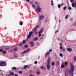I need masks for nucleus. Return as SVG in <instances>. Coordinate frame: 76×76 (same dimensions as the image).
Wrapping results in <instances>:
<instances>
[{
  "label": "nucleus",
  "mask_w": 76,
  "mask_h": 76,
  "mask_svg": "<svg viewBox=\"0 0 76 76\" xmlns=\"http://www.w3.org/2000/svg\"><path fill=\"white\" fill-rule=\"evenodd\" d=\"M23 45V43H21L19 45V46H22V45Z\"/></svg>",
  "instance_id": "34"
},
{
  "label": "nucleus",
  "mask_w": 76,
  "mask_h": 76,
  "mask_svg": "<svg viewBox=\"0 0 76 76\" xmlns=\"http://www.w3.org/2000/svg\"><path fill=\"white\" fill-rule=\"evenodd\" d=\"M50 52H52V49H50L49 50Z\"/></svg>",
  "instance_id": "43"
},
{
  "label": "nucleus",
  "mask_w": 76,
  "mask_h": 76,
  "mask_svg": "<svg viewBox=\"0 0 76 76\" xmlns=\"http://www.w3.org/2000/svg\"><path fill=\"white\" fill-rule=\"evenodd\" d=\"M29 51V48H28V49L24 51V52H22L21 54H23L24 53H26L27 51Z\"/></svg>",
  "instance_id": "7"
},
{
  "label": "nucleus",
  "mask_w": 76,
  "mask_h": 76,
  "mask_svg": "<svg viewBox=\"0 0 76 76\" xmlns=\"http://www.w3.org/2000/svg\"><path fill=\"white\" fill-rule=\"evenodd\" d=\"M28 68V66L27 65H25L24 66L23 68L24 69H27Z\"/></svg>",
  "instance_id": "12"
},
{
  "label": "nucleus",
  "mask_w": 76,
  "mask_h": 76,
  "mask_svg": "<svg viewBox=\"0 0 76 76\" xmlns=\"http://www.w3.org/2000/svg\"><path fill=\"white\" fill-rule=\"evenodd\" d=\"M67 50L69 52L72 51V48H69L67 49Z\"/></svg>",
  "instance_id": "10"
},
{
  "label": "nucleus",
  "mask_w": 76,
  "mask_h": 76,
  "mask_svg": "<svg viewBox=\"0 0 76 76\" xmlns=\"http://www.w3.org/2000/svg\"><path fill=\"white\" fill-rule=\"evenodd\" d=\"M73 75H74V74H72V76H73Z\"/></svg>",
  "instance_id": "63"
},
{
  "label": "nucleus",
  "mask_w": 76,
  "mask_h": 76,
  "mask_svg": "<svg viewBox=\"0 0 76 76\" xmlns=\"http://www.w3.org/2000/svg\"><path fill=\"white\" fill-rule=\"evenodd\" d=\"M11 75H10V74H8V76H10Z\"/></svg>",
  "instance_id": "51"
},
{
  "label": "nucleus",
  "mask_w": 76,
  "mask_h": 76,
  "mask_svg": "<svg viewBox=\"0 0 76 76\" xmlns=\"http://www.w3.org/2000/svg\"><path fill=\"white\" fill-rule=\"evenodd\" d=\"M40 39H43V38H42V37H40Z\"/></svg>",
  "instance_id": "58"
},
{
  "label": "nucleus",
  "mask_w": 76,
  "mask_h": 76,
  "mask_svg": "<svg viewBox=\"0 0 76 76\" xmlns=\"http://www.w3.org/2000/svg\"><path fill=\"white\" fill-rule=\"evenodd\" d=\"M44 35L43 34H42V37H44Z\"/></svg>",
  "instance_id": "62"
},
{
  "label": "nucleus",
  "mask_w": 76,
  "mask_h": 76,
  "mask_svg": "<svg viewBox=\"0 0 76 76\" xmlns=\"http://www.w3.org/2000/svg\"><path fill=\"white\" fill-rule=\"evenodd\" d=\"M10 74L11 75H14V73H13V72H10Z\"/></svg>",
  "instance_id": "15"
},
{
  "label": "nucleus",
  "mask_w": 76,
  "mask_h": 76,
  "mask_svg": "<svg viewBox=\"0 0 76 76\" xmlns=\"http://www.w3.org/2000/svg\"><path fill=\"white\" fill-rule=\"evenodd\" d=\"M28 76H35L34 75H29Z\"/></svg>",
  "instance_id": "55"
},
{
  "label": "nucleus",
  "mask_w": 76,
  "mask_h": 76,
  "mask_svg": "<svg viewBox=\"0 0 76 76\" xmlns=\"http://www.w3.org/2000/svg\"><path fill=\"white\" fill-rule=\"evenodd\" d=\"M38 63V62L37 61H36L34 62V64H37Z\"/></svg>",
  "instance_id": "38"
},
{
  "label": "nucleus",
  "mask_w": 76,
  "mask_h": 76,
  "mask_svg": "<svg viewBox=\"0 0 76 76\" xmlns=\"http://www.w3.org/2000/svg\"><path fill=\"white\" fill-rule=\"evenodd\" d=\"M44 18V16L43 15H42L41 16L39 17V18L40 20H42V19H43V18Z\"/></svg>",
  "instance_id": "6"
},
{
  "label": "nucleus",
  "mask_w": 76,
  "mask_h": 76,
  "mask_svg": "<svg viewBox=\"0 0 76 76\" xmlns=\"http://www.w3.org/2000/svg\"><path fill=\"white\" fill-rule=\"evenodd\" d=\"M31 36L30 35H28L27 36V38L28 39H29V38H31Z\"/></svg>",
  "instance_id": "22"
},
{
  "label": "nucleus",
  "mask_w": 76,
  "mask_h": 76,
  "mask_svg": "<svg viewBox=\"0 0 76 76\" xmlns=\"http://www.w3.org/2000/svg\"><path fill=\"white\" fill-rule=\"evenodd\" d=\"M2 53L3 54H6V51H3Z\"/></svg>",
  "instance_id": "28"
},
{
  "label": "nucleus",
  "mask_w": 76,
  "mask_h": 76,
  "mask_svg": "<svg viewBox=\"0 0 76 76\" xmlns=\"http://www.w3.org/2000/svg\"><path fill=\"white\" fill-rule=\"evenodd\" d=\"M60 49H63V47L62 46L60 47Z\"/></svg>",
  "instance_id": "45"
},
{
  "label": "nucleus",
  "mask_w": 76,
  "mask_h": 76,
  "mask_svg": "<svg viewBox=\"0 0 76 76\" xmlns=\"http://www.w3.org/2000/svg\"><path fill=\"white\" fill-rule=\"evenodd\" d=\"M75 4H76V3H72V6L73 7H75Z\"/></svg>",
  "instance_id": "13"
},
{
  "label": "nucleus",
  "mask_w": 76,
  "mask_h": 76,
  "mask_svg": "<svg viewBox=\"0 0 76 76\" xmlns=\"http://www.w3.org/2000/svg\"><path fill=\"white\" fill-rule=\"evenodd\" d=\"M6 62L4 61H1L0 62V66H6Z\"/></svg>",
  "instance_id": "3"
},
{
  "label": "nucleus",
  "mask_w": 76,
  "mask_h": 76,
  "mask_svg": "<svg viewBox=\"0 0 76 76\" xmlns=\"http://www.w3.org/2000/svg\"><path fill=\"white\" fill-rule=\"evenodd\" d=\"M66 9H67V7H64V8H63V10H66Z\"/></svg>",
  "instance_id": "30"
},
{
  "label": "nucleus",
  "mask_w": 76,
  "mask_h": 76,
  "mask_svg": "<svg viewBox=\"0 0 76 76\" xmlns=\"http://www.w3.org/2000/svg\"><path fill=\"white\" fill-rule=\"evenodd\" d=\"M12 69H13V70H15V69H16V67H13Z\"/></svg>",
  "instance_id": "40"
},
{
  "label": "nucleus",
  "mask_w": 76,
  "mask_h": 76,
  "mask_svg": "<svg viewBox=\"0 0 76 76\" xmlns=\"http://www.w3.org/2000/svg\"><path fill=\"white\" fill-rule=\"evenodd\" d=\"M74 60L75 61L76 60V56H75L74 58Z\"/></svg>",
  "instance_id": "33"
},
{
  "label": "nucleus",
  "mask_w": 76,
  "mask_h": 76,
  "mask_svg": "<svg viewBox=\"0 0 76 76\" xmlns=\"http://www.w3.org/2000/svg\"><path fill=\"white\" fill-rule=\"evenodd\" d=\"M59 45H62V43H60Z\"/></svg>",
  "instance_id": "49"
},
{
  "label": "nucleus",
  "mask_w": 76,
  "mask_h": 76,
  "mask_svg": "<svg viewBox=\"0 0 76 76\" xmlns=\"http://www.w3.org/2000/svg\"><path fill=\"white\" fill-rule=\"evenodd\" d=\"M41 11V9L39 7H38L37 8V12H40Z\"/></svg>",
  "instance_id": "5"
},
{
  "label": "nucleus",
  "mask_w": 76,
  "mask_h": 76,
  "mask_svg": "<svg viewBox=\"0 0 76 76\" xmlns=\"http://www.w3.org/2000/svg\"><path fill=\"white\" fill-rule=\"evenodd\" d=\"M47 61V68L48 70H50V63H51V60H50V58L48 57Z\"/></svg>",
  "instance_id": "1"
},
{
  "label": "nucleus",
  "mask_w": 76,
  "mask_h": 76,
  "mask_svg": "<svg viewBox=\"0 0 76 76\" xmlns=\"http://www.w3.org/2000/svg\"><path fill=\"white\" fill-rule=\"evenodd\" d=\"M19 24H20V25H23V22H20Z\"/></svg>",
  "instance_id": "27"
},
{
  "label": "nucleus",
  "mask_w": 76,
  "mask_h": 76,
  "mask_svg": "<svg viewBox=\"0 0 76 76\" xmlns=\"http://www.w3.org/2000/svg\"><path fill=\"white\" fill-rule=\"evenodd\" d=\"M36 27L37 28H38V27H39V26L38 25L37 26H36Z\"/></svg>",
  "instance_id": "53"
},
{
  "label": "nucleus",
  "mask_w": 76,
  "mask_h": 76,
  "mask_svg": "<svg viewBox=\"0 0 76 76\" xmlns=\"http://www.w3.org/2000/svg\"><path fill=\"white\" fill-rule=\"evenodd\" d=\"M42 32H43V29L42 28L40 30V31L38 32L39 37H41V33H42Z\"/></svg>",
  "instance_id": "4"
},
{
  "label": "nucleus",
  "mask_w": 76,
  "mask_h": 76,
  "mask_svg": "<svg viewBox=\"0 0 76 76\" xmlns=\"http://www.w3.org/2000/svg\"><path fill=\"white\" fill-rule=\"evenodd\" d=\"M12 49H11V50L10 51L11 52L12 51Z\"/></svg>",
  "instance_id": "60"
},
{
  "label": "nucleus",
  "mask_w": 76,
  "mask_h": 76,
  "mask_svg": "<svg viewBox=\"0 0 76 76\" xmlns=\"http://www.w3.org/2000/svg\"><path fill=\"white\" fill-rule=\"evenodd\" d=\"M62 6H63V5H64V4L63 3H62Z\"/></svg>",
  "instance_id": "54"
},
{
  "label": "nucleus",
  "mask_w": 76,
  "mask_h": 76,
  "mask_svg": "<svg viewBox=\"0 0 76 76\" xmlns=\"http://www.w3.org/2000/svg\"><path fill=\"white\" fill-rule=\"evenodd\" d=\"M51 3H53V0H51Z\"/></svg>",
  "instance_id": "50"
},
{
  "label": "nucleus",
  "mask_w": 76,
  "mask_h": 76,
  "mask_svg": "<svg viewBox=\"0 0 76 76\" xmlns=\"http://www.w3.org/2000/svg\"><path fill=\"white\" fill-rule=\"evenodd\" d=\"M15 57L16 58V57H18V55L16 54V55H15Z\"/></svg>",
  "instance_id": "41"
},
{
  "label": "nucleus",
  "mask_w": 76,
  "mask_h": 76,
  "mask_svg": "<svg viewBox=\"0 0 76 76\" xmlns=\"http://www.w3.org/2000/svg\"><path fill=\"white\" fill-rule=\"evenodd\" d=\"M41 74V72H37V75H40V74Z\"/></svg>",
  "instance_id": "23"
},
{
  "label": "nucleus",
  "mask_w": 76,
  "mask_h": 76,
  "mask_svg": "<svg viewBox=\"0 0 76 76\" xmlns=\"http://www.w3.org/2000/svg\"><path fill=\"white\" fill-rule=\"evenodd\" d=\"M68 9L69 10H72V8L70 7H68Z\"/></svg>",
  "instance_id": "29"
},
{
  "label": "nucleus",
  "mask_w": 76,
  "mask_h": 76,
  "mask_svg": "<svg viewBox=\"0 0 76 76\" xmlns=\"http://www.w3.org/2000/svg\"><path fill=\"white\" fill-rule=\"evenodd\" d=\"M71 70H68V72H69V73L71 74V75L73 74L74 72V70H75V69H74V66L73 65H71Z\"/></svg>",
  "instance_id": "2"
},
{
  "label": "nucleus",
  "mask_w": 76,
  "mask_h": 76,
  "mask_svg": "<svg viewBox=\"0 0 76 76\" xmlns=\"http://www.w3.org/2000/svg\"><path fill=\"white\" fill-rule=\"evenodd\" d=\"M38 37H35L33 39V41H37V40H38Z\"/></svg>",
  "instance_id": "9"
},
{
  "label": "nucleus",
  "mask_w": 76,
  "mask_h": 76,
  "mask_svg": "<svg viewBox=\"0 0 76 76\" xmlns=\"http://www.w3.org/2000/svg\"><path fill=\"white\" fill-rule=\"evenodd\" d=\"M62 51L63 52H65V51H66V49L65 48H63L62 49Z\"/></svg>",
  "instance_id": "21"
},
{
  "label": "nucleus",
  "mask_w": 76,
  "mask_h": 76,
  "mask_svg": "<svg viewBox=\"0 0 76 76\" xmlns=\"http://www.w3.org/2000/svg\"><path fill=\"white\" fill-rule=\"evenodd\" d=\"M9 48H5V50H9Z\"/></svg>",
  "instance_id": "37"
},
{
  "label": "nucleus",
  "mask_w": 76,
  "mask_h": 76,
  "mask_svg": "<svg viewBox=\"0 0 76 76\" xmlns=\"http://www.w3.org/2000/svg\"><path fill=\"white\" fill-rule=\"evenodd\" d=\"M32 6L34 9V7H35V6H34V5H32Z\"/></svg>",
  "instance_id": "48"
},
{
  "label": "nucleus",
  "mask_w": 76,
  "mask_h": 76,
  "mask_svg": "<svg viewBox=\"0 0 76 76\" xmlns=\"http://www.w3.org/2000/svg\"><path fill=\"white\" fill-rule=\"evenodd\" d=\"M68 16H69L68 15H66L65 17V19H67V18H68Z\"/></svg>",
  "instance_id": "36"
},
{
  "label": "nucleus",
  "mask_w": 76,
  "mask_h": 76,
  "mask_svg": "<svg viewBox=\"0 0 76 76\" xmlns=\"http://www.w3.org/2000/svg\"><path fill=\"white\" fill-rule=\"evenodd\" d=\"M43 66H42V67H41V69H43Z\"/></svg>",
  "instance_id": "56"
},
{
  "label": "nucleus",
  "mask_w": 76,
  "mask_h": 76,
  "mask_svg": "<svg viewBox=\"0 0 76 76\" xmlns=\"http://www.w3.org/2000/svg\"><path fill=\"white\" fill-rule=\"evenodd\" d=\"M13 54H16V53H13Z\"/></svg>",
  "instance_id": "61"
},
{
  "label": "nucleus",
  "mask_w": 76,
  "mask_h": 76,
  "mask_svg": "<svg viewBox=\"0 0 76 76\" xmlns=\"http://www.w3.org/2000/svg\"><path fill=\"white\" fill-rule=\"evenodd\" d=\"M58 30H57L56 31H55V34H56V33H57V32H58Z\"/></svg>",
  "instance_id": "42"
},
{
  "label": "nucleus",
  "mask_w": 76,
  "mask_h": 76,
  "mask_svg": "<svg viewBox=\"0 0 76 76\" xmlns=\"http://www.w3.org/2000/svg\"><path fill=\"white\" fill-rule=\"evenodd\" d=\"M70 1H71V2L72 3H73V2L74 1L73 0H70Z\"/></svg>",
  "instance_id": "39"
},
{
  "label": "nucleus",
  "mask_w": 76,
  "mask_h": 76,
  "mask_svg": "<svg viewBox=\"0 0 76 76\" xmlns=\"http://www.w3.org/2000/svg\"><path fill=\"white\" fill-rule=\"evenodd\" d=\"M14 75L15 76H18V74H14Z\"/></svg>",
  "instance_id": "47"
},
{
  "label": "nucleus",
  "mask_w": 76,
  "mask_h": 76,
  "mask_svg": "<svg viewBox=\"0 0 76 76\" xmlns=\"http://www.w3.org/2000/svg\"><path fill=\"white\" fill-rule=\"evenodd\" d=\"M26 41H28V39H26Z\"/></svg>",
  "instance_id": "59"
},
{
  "label": "nucleus",
  "mask_w": 76,
  "mask_h": 76,
  "mask_svg": "<svg viewBox=\"0 0 76 76\" xmlns=\"http://www.w3.org/2000/svg\"><path fill=\"white\" fill-rule=\"evenodd\" d=\"M18 50V48H16L14 49V51H16Z\"/></svg>",
  "instance_id": "18"
},
{
  "label": "nucleus",
  "mask_w": 76,
  "mask_h": 76,
  "mask_svg": "<svg viewBox=\"0 0 76 76\" xmlns=\"http://www.w3.org/2000/svg\"><path fill=\"white\" fill-rule=\"evenodd\" d=\"M40 58L39 56V57H38V58Z\"/></svg>",
  "instance_id": "64"
},
{
  "label": "nucleus",
  "mask_w": 76,
  "mask_h": 76,
  "mask_svg": "<svg viewBox=\"0 0 76 76\" xmlns=\"http://www.w3.org/2000/svg\"><path fill=\"white\" fill-rule=\"evenodd\" d=\"M61 68H64V65H62L61 66Z\"/></svg>",
  "instance_id": "24"
},
{
  "label": "nucleus",
  "mask_w": 76,
  "mask_h": 76,
  "mask_svg": "<svg viewBox=\"0 0 76 76\" xmlns=\"http://www.w3.org/2000/svg\"><path fill=\"white\" fill-rule=\"evenodd\" d=\"M55 64V63H54V62H53L52 63L51 65L52 66H54Z\"/></svg>",
  "instance_id": "20"
},
{
  "label": "nucleus",
  "mask_w": 76,
  "mask_h": 76,
  "mask_svg": "<svg viewBox=\"0 0 76 76\" xmlns=\"http://www.w3.org/2000/svg\"><path fill=\"white\" fill-rule=\"evenodd\" d=\"M35 4H38V3L37 2H35Z\"/></svg>",
  "instance_id": "46"
},
{
  "label": "nucleus",
  "mask_w": 76,
  "mask_h": 76,
  "mask_svg": "<svg viewBox=\"0 0 76 76\" xmlns=\"http://www.w3.org/2000/svg\"><path fill=\"white\" fill-rule=\"evenodd\" d=\"M50 54V52H48L47 53H46L45 55V58H47V55H48Z\"/></svg>",
  "instance_id": "8"
},
{
  "label": "nucleus",
  "mask_w": 76,
  "mask_h": 76,
  "mask_svg": "<svg viewBox=\"0 0 76 76\" xmlns=\"http://www.w3.org/2000/svg\"><path fill=\"white\" fill-rule=\"evenodd\" d=\"M64 64L65 66H67V65L68 64V63H67V62L65 61L64 63Z\"/></svg>",
  "instance_id": "16"
},
{
  "label": "nucleus",
  "mask_w": 76,
  "mask_h": 76,
  "mask_svg": "<svg viewBox=\"0 0 76 76\" xmlns=\"http://www.w3.org/2000/svg\"><path fill=\"white\" fill-rule=\"evenodd\" d=\"M29 44H31V47H32L33 46H34V42H30L29 43Z\"/></svg>",
  "instance_id": "11"
},
{
  "label": "nucleus",
  "mask_w": 76,
  "mask_h": 76,
  "mask_svg": "<svg viewBox=\"0 0 76 76\" xmlns=\"http://www.w3.org/2000/svg\"><path fill=\"white\" fill-rule=\"evenodd\" d=\"M25 48H28V45H25Z\"/></svg>",
  "instance_id": "26"
},
{
  "label": "nucleus",
  "mask_w": 76,
  "mask_h": 76,
  "mask_svg": "<svg viewBox=\"0 0 76 76\" xmlns=\"http://www.w3.org/2000/svg\"><path fill=\"white\" fill-rule=\"evenodd\" d=\"M23 44H25V40L23 41Z\"/></svg>",
  "instance_id": "44"
},
{
  "label": "nucleus",
  "mask_w": 76,
  "mask_h": 76,
  "mask_svg": "<svg viewBox=\"0 0 76 76\" xmlns=\"http://www.w3.org/2000/svg\"><path fill=\"white\" fill-rule=\"evenodd\" d=\"M37 28L36 27L34 29V31H37Z\"/></svg>",
  "instance_id": "35"
},
{
  "label": "nucleus",
  "mask_w": 76,
  "mask_h": 76,
  "mask_svg": "<svg viewBox=\"0 0 76 76\" xmlns=\"http://www.w3.org/2000/svg\"><path fill=\"white\" fill-rule=\"evenodd\" d=\"M34 32L35 33V35H37L38 34V32L36 31H34Z\"/></svg>",
  "instance_id": "19"
},
{
  "label": "nucleus",
  "mask_w": 76,
  "mask_h": 76,
  "mask_svg": "<svg viewBox=\"0 0 76 76\" xmlns=\"http://www.w3.org/2000/svg\"><path fill=\"white\" fill-rule=\"evenodd\" d=\"M61 4H58V8H59V9H60V7H61Z\"/></svg>",
  "instance_id": "14"
},
{
  "label": "nucleus",
  "mask_w": 76,
  "mask_h": 76,
  "mask_svg": "<svg viewBox=\"0 0 76 76\" xmlns=\"http://www.w3.org/2000/svg\"><path fill=\"white\" fill-rule=\"evenodd\" d=\"M26 1H28V2H29V0H26Z\"/></svg>",
  "instance_id": "57"
},
{
  "label": "nucleus",
  "mask_w": 76,
  "mask_h": 76,
  "mask_svg": "<svg viewBox=\"0 0 76 76\" xmlns=\"http://www.w3.org/2000/svg\"><path fill=\"white\" fill-rule=\"evenodd\" d=\"M19 74H22V72L21 71H20L19 72Z\"/></svg>",
  "instance_id": "32"
},
{
  "label": "nucleus",
  "mask_w": 76,
  "mask_h": 76,
  "mask_svg": "<svg viewBox=\"0 0 76 76\" xmlns=\"http://www.w3.org/2000/svg\"><path fill=\"white\" fill-rule=\"evenodd\" d=\"M3 49H0V52H3Z\"/></svg>",
  "instance_id": "31"
},
{
  "label": "nucleus",
  "mask_w": 76,
  "mask_h": 76,
  "mask_svg": "<svg viewBox=\"0 0 76 76\" xmlns=\"http://www.w3.org/2000/svg\"><path fill=\"white\" fill-rule=\"evenodd\" d=\"M33 33H32V31H31L29 32V35H32Z\"/></svg>",
  "instance_id": "17"
},
{
  "label": "nucleus",
  "mask_w": 76,
  "mask_h": 76,
  "mask_svg": "<svg viewBox=\"0 0 76 76\" xmlns=\"http://www.w3.org/2000/svg\"><path fill=\"white\" fill-rule=\"evenodd\" d=\"M51 5L52 6H53L54 5V4H53V3H52Z\"/></svg>",
  "instance_id": "52"
},
{
  "label": "nucleus",
  "mask_w": 76,
  "mask_h": 76,
  "mask_svg": "<svg viewBox=\"0 0 76 76\" xmlns=\"http://www.w3.org/2000/svg\"><path fill=\"white\" fill-rule=\"evenodd\" d=\"M59 56L61 57H63V55H62V54L60 53L59 54Z\"/></svg>",
  "instance_id": "25"
}]
</instances>
